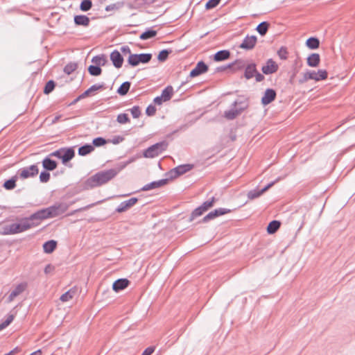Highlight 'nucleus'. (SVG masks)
<instances>
[{"label":"nucleus","instance_id":"obj_58","mask_svg":"<svg viewBox=\"0 0 355 355\" xmlns=\"http://www.w3.org/2000/svg\"><path fill=\"white\" fill-rule=\"evenodd\" d=\"M155 112L156 108L153 105H149L146 110V113L148 116H153L155 115Z\"/></svg>","mask_w":355,"mask_h":355},{"label":"nucleus","instance_id":"obj_45","mask_svg":"<svg viewBox=\"0 0 355 355\" xmlns=\"http://www.w3.org/2000/svg\"><path fill=\"white\" fill-rule=\"evenodd\" d=\"M76 69H77V64L75 62H70L64 67V71L67 74L69 75V74L72 73Z\"/></svg>","mask_w":355,"mask_h":355},{"label":"nucleus","instance_id":"obj_5","mask_svg":"<svg viewBox=\"0 0 355 355\" xmlns=\"http://www.w3.org/2000/svg\"><path fill=\"white\" fill-rule=\"evenodd\" d=\"M40 222L37 218H33L32 214L28 217L23 219L20 223H15V234L26 231L31 227L37 226Z\"/></svg>","mask_w":355,"mask_h":355},{"label":"nucleus","instance_id":"obj_44","mask_svg":"<svg viewBox=\"0 0 355 355\" xmlns=\"http://www.w3.org/2000/svg\"><path fill=\"white\" fill-rule=\"evenodd\" d=\"M92 61L98 66H99V65L103 66L106 63V58L104 55H96L92 58Z\"/></svg>","mask_w":355,"mask_h":355},{"label":"nucleus","instance_id":"obj_23","mask_svg":"<svg viewBox=\"0 0 355 355\" xmlns=\"http://www.w3.org/2000/svg\"><path fill=\"white\" fill-rule=\"evenodd\" d=\"M75 156V152L72 148H63V153L62 155V163L65 164L70 161Z\"/></svg>","mask_w":355,"mask_h":355},{"label":"nucleus","instance_id":"obj_48","mask_svg":"<svg viewBox=\"0 0 355 355\" xmlns=\"http://www.w3.org/2000/svg\"><path fill=\"white\" fill-rule=\"evenodd\" d=\"M55 84L53 80H49L44 89V93L45 94H50L55 88Z\"/></svg>","mask_w":355,"mask_h":355},{"label":"nucleus","instance_id":"obj_54","mask_svg":"<svg viewBox=\"0 0 355 355\" xmlns=\"http://www.w3.org/2000/svg\"><path fill=\"white\" fill-rule=\"evenodd\" d=\"M50 180V173L46 171L41 172L40 175V180L41 182L46 183Z\"/></svg>","mask_w":355,"mask_h":355},{"label":"nucleus","instance_id":"obj_31","mask_svg":"<svg viewBox=\"0 0 355 355\" xmlns=\"http://www.w3.org/2000/svg\"><path fill=\"white\" fill-rule=\"evenodd\" d=\"M173 94V88L172 86H167L162 92L161 96L165 101H169Z\"/></svg>","mask_w":355,"mask_h":355},{"label":"nucleus","instance_id":"obj_6","mask_svg":"<svg viewBox=\"0 0 355 355\" xmlns=\"http://www.w3.org/2000/svg\"><path fill=\"white\" fill-rule=\"evenodd\" d=\"M39 169L36 164L31 165L28 167H25L20 171V178L26 179L33 178L38 174Z\"/></svg>","mask_w":355,"mask_h":355},{"label":"nucleus","instance_id":"obj_59","mask_svg":"<svg viewBox=\"0 0 355 355\" xmlns=\"http://www.w3.org/2000/svg\"><path fill=\"white\" fill-rule=\"evenodd\" d=\"M120 8L119 3H113L105 7V10L109 12L111 10H118Z\"/></svg>","mask_w":355,"mask_h":355},{"label":"nucleus","instance_id":"obj_17","mask_svg":"<svg viewBox=\"0 0 355 355\" xmlns=\"http://www.w3.org/2000/svg\"><path fill=\"white\" fill-rule=\"evenodd\" d=\"M130 282L127 279H119L116 280L112 284V289L115 292H119L127 288Z\"/></svg>","mask_w":355,"mask_h":355},{"label":"nucleus","instance_id":"obj_52","mask_svg":"<svg viewBox=\"0 0 355 355\" xmlns=\"http://www.w3.org/2000/svg\"><path fill=\"white\" fill-rule=\"evenodd\" d=\"M107 143L106 140L103 137H96L92 141V146H102Z\"/></svg>","mask_w":355,"mask_h":355},{"label":"nucleus","instance_id":"obj_24","mask_svg":"<svg viewBox=\"0 0 355 355\" xmlns=\"http://www.w3.org/2000/svg\"><path fill=\"white\" fill-rule=\"evenodd\" d=\"M230 57V52L228 50H221L216 52L214 60L216 62H221L227 60Z\"/></svg>","mask_w":355,"mask_h":355},{"label":"nucleus","instance_id":"obj_3","mask_svg":"<svg viewBox=\"0 0 355 355\" xmlns=\"http://www.w3.org/2000/svg\"><path fill=\"white\" fill-rule=\"evenodd\" d=\"M328 73L324 69H319L317 72L315 71H307L303 76L299 79V83L303 84L309 80H314L315 81L323 80L327 78Z\"/></svg>","mask_w":355,"mask_h":355},{"label":"nucleus","instance_id":"obj_9","mask_svg":"<svg viewBox=\"0 0 355 355\" xmlns=\"http://www.w3.org/2000/svg\"><path fill=\"white\" fill-rule=\"evenodd\" d=\"M257 41V38L255 35H247L239 45V48L245 50H251L254 47Z\"/></svg>","mask_w":355,"mask_h":355},{"label":"nucleus","instance_id":"obj_16","mask_svg":"<svg viewBox=\"0 0 355 355\" xmlns=\"http://www.w3.org/2000/svg\"><path fill=\"white\" fill-rule=\"evenodd\" d=\"M110 60L116 68L119 69L122 67L123 58L119 51L114 50L110 53Z\"/></svg>","mask_w":355,"mask_h":355},{"label":"nucleus","instance_id":"obj_11","mask_svg":"<svg viewBox=\"0 0 355 355\" xmlns=\"http://www.w3.org/2000/svg\"><path fill=\"white\" fill-rule=\"evenodd\" d=\"M208 71V66L203 62L200 61L190 72V77L193 78L201 75Z\"/></svg>","mask_w":355,"mask_h":355},{"label":"nucleus","instance_id":"obj_56","mask_svg":"<svg viewBox=\"0 0 355 355\" xmlns=\"http://www.w3.org/2000/svg\"><path fill=\"white\" fill-rule=\"evenodd\" d=\"M220 0H209L206 3V8L211 9L217 6L220 3Z\"/></svg>","mask_w":355,"mask_h":355},{"label":"nucleus","instance_id":"obj_26","mask_svg":"<svg viewBox=\"0 0 355 355\" xmlns=\"http://www.w3.org/2000/svg\"><path fill=\"white\" fill-rule=\"evenodd\" d=\"M57 246V243L55 241L51 240L45 242L43 245V249L44 252L46 253H51L54 251Z\"/></svg>","mask_w":355,"mask_h":355},{"label":"nucleus","instance_id":"obj_22","mask_svg":"<svg viewBox=\"0 0 355 355\" xmlns=\"http://www.w3.org/2000/svg\"><path fill=\"white\" fill-rule=\"evenodd\" d=\"M320 57L318 53H311L307 58V64L311 67H316L320 64Z\"/></svg>","mask_w":355,"mask_h":355},{"label":"nucleus","instance_id":"obj_55","mask_svg":"<svg viewBox=\"0 0 355 355\" xmlns=\"http://www.w3.org/2000/svg\"><path fill=\"white\" fill-rule=\"evenodd\" d=\"M130 112L133 116V118H138L141 114L140 108L139 106H133L130 110Z\"/></svg>","mask_w":355,"mask_h":355},{"label":"nucleus","instance_id":"obj_10","mask_svg":"<svg viewBox=\"0 0 355 355\" xmlns=\"http://www.w3.org/2000/svg\"><path fill=\"white\" fill-rule=\"evenodd\" d=\"M138 201L137 198H131L128 200H125L119 204L116 209V211L118 213H122L128 210V209L133 207Z\"/></svg>","mask_w":355,"mask_h":355},{"label":"nucleus","instance_id":"obj_46","mask_svg":"<svg viewBox=\"0 0 355 355\" xmlns=\"http://www.w3.org/2000/svg\"><path fill=\"white\" fill-rule=\"evenodd\" d=\"M128 62L132 67L137 66L139 64L137 54H130L128 57Z\"/></svg>","mask_w":355,"mask_h":355},{"label":"nucleus","instance_id":"obj_2","mask_svg":"<svg viewBox=\"0 0 355 355\" xmlns=\"http://www.w3.org/2000/svg\"><path fill=\"white\" fill-rule=\"evenodd\" d=\"M69 208L66 202H57L47 208L42 209L32 214L33 218H37L40 223L41 220L57 217L64 214Z\"/></svg>","mask_w":355,"mask_h":355},{"label":"nucleus","instance_id":"obj_7","mask_svg":"<svg viewBox=\"0 0 355 355\" xmlns=\"http://www.w3.org/2000/svg\"><path fill=\"white\" fill-rule=\"evenodd\" d=\"M231 211L230 209L225 208H219L216 209L212 211H210L208 214H207L202 220L203 223H207L211 220L214 219L215 218L224 215L225 214H228Z\"/></svg>","mask_w":355,"mask_h":355},{"label":"nucleus","instance_id":"obj_30","mask_svg":"<svg viewBox=\"0 0 355 355\" xmlns=\"http://www.w3.org/2000/svg\"><path fill=\"white\" fill-rule=\"evenodd\" d=\"M280 225L281 223L278 220H272L270 222L267 227L268 233L270 234L275 233L280 227Z\"/></svg>","mask_w":355,"mask_h":355},{"label":"nucleus","instance_id":"obj_25","mask_svg":"<svg viewBox=\"0 0 355 355\" xmlns=\"http://www.w3.org/2000/svg\"><path fill=\"white\" fill-rule=\"evenodd\" d=\"M74 23L78 26H88L89 24V19L86 15H76L74 17Z\"/></svg>","mask_w":355,"mask_h":355},{"label":"nucleus","instance_id":"obj_4","mask_svg":"<svg viewBox=\"0 0 355 355\" xmlns=\"http://www.w3.org/2000/svg\"><path fill=\"white\" fill-rule=\"evenodd\" d=\"M167 146L168 144L165 141L156 143L144 150V157L146 158L155 157L164 151Z\"/></svg>","mask_w":355,"mask_h":355},{"label":"nucleus","instance_id":"obj_50","mask_svg":"<svg viewBox=\"0 0 355 355\" xmlns=\"http://www.w3.org/2000/svg\"><path fill=\"white\" fill-rule=\"evenodd\" d=\"M277 55L281 60H286L288 58V52L285 46H282L277 51Z\"/></svg>","mask_w":355,"mask_h":355},{"label":"nucleus","instance_id":"obj_1","mask_svg":"<svg viewBox=\"0 0 355 355\" xmlns=\"http://www.w3.org/2000/svg\"><path fill=\"white\" fill-rule=\"evenodd\" d=\"M132 160L121 164L117 168H111L106 171H103L96 173L94 175L87 178L83 183L85 189H91L96 187L101 186L106 184L110 180L113 179L121 170H123L128 164L130 163Z\"/></svg>","mask_w":355,"mask_h":355},{"label":"nucleus","instance_id":"obj_53","mask_svg":"<svg viewBox=\"0 0 355 355\" xmlns=\"http://www.w3.org/2000/svg\"><path fill=\"white\" fill-rule=\"evenodd\" d=\"M73 296V292L69 291L64 293V294H62L60 296V300L64 302H67V301L70 300L71 299H72Z\"/></svg>","mask_w":355,"mask_h":355},{"label":"nucleus","instance_id":"obj_20","mask_svg":"<svg viewBox=\"0 0 355 355\" xmlns=\"http://www.w3.org/2000/svg\"><path fill=\"white\" fill-rule=\"evenodd\" d=\"M245 73L244 76L246 79L249 80L254 77V74L257 73L256 64L254 63H252L248 64L245 67Z\"/></svg>","mask_w":355,"mask_h":355},{"label":"nucleus","instance_id":"obj_13","mask_svg":"<svg viewBox=\"0 0 355 355\" xmlns=\"http://www.w3.org/2000/svg\"><path fill=\"white\" fill-rule=\"evenodd\" d=\"M27 288V284L26 282L18 284L15 289L9 295L7 302L8 303L14 300V299L21 294Z\"/></svg>","mask_w":355,"mask_h":355},{"label":"nucleus","instance_id":"obj_39","mask_svg":"<svg viewBox=\"0 0 355 355\" xmlns=\"http://www.w3.org/2000/svg\"><path fill=\"white\" fill-rule=\"evenodd\" d=\"M205 212V210L202 209L200 206H199L198 207L196 208L191 214L189 221H193L196 218L202 216Z\"/></svg>","mask_w":355,"mask_h":355},{"label":"nucleus","instance_id":"obj_51","mask_svg":"<svg viewBox=\"0 0 355 355\" xmlns=\"http://www.w3.org/2000/svg\"><path fill=\"white\" fill-rule=\"evenodd\" d=\"M116 121L119 123L124 124V123L130 122V119L127 114L122 113V114H119L117 116Z\"/></svg>","mask_w":355,"mask_h":355},{"label":"nucleus","instance_id":"obj_61","mask_svg":"<svg viewBox=\"0 0 355 355\" xmlns=\"http://www.w3.org/2000/svg\"><path fill=\"white\" fill-rule=\"evenodd\" d=\"M155 351L154 347H147L141 354V355H151Z\"/></svg>","mask_w":355,"mask_h":355},{"label":"nucleus","instance_id":"obj_42","mask_svg":"<svg viewBox=\"0 0 355 355\" xmlns=\"http://www.w3.org/2000/svg\"><path fill=\"white\" fill-rule=\"evenodd\" d=\"M216 201V198L212 197L210 200L204 202L200 205V207H202V209H203L205 210V211H207V210H209L210 208H211L214 206Z\"/></svg>","mask_w":355,"mask_h":355},{"label":"nucleus","instance_id":"obj_12","mask_svg":"<svg viewBox=\"0 0 355 355\" xmlns=\"http://www.w3.org/2000/svg\"><path fill=\"white\" fill-rule=\"evenodd\" d=\"M278 68V65L272 59H268L266 64L262 67L261 71L264 74L268 75L275 73Z\"/></svg>","mask_w":355,"mask_h":355},{"label":"nucleus","instance_id":"obj_49","mask_svg":"<svg viewBox=\"0 0 355 355\" xmlns=\"http://www.w3.org/2000/svg\"><path fill=\"white\" fill-rule=\"evenodd\" d=\"M14 320V315L10 314L7 316L6 319L0 324V331L7 327Z\"/></svg>","mask_w":355,"mask_h":355},{"label":"nucleus","instance_id":"obj_36","mask_svg":"<svg viewBox=\"0 0 355 355\" xmlns=\"http://www.w3.org/2000/svg\"><path fill=\"white\" fill-rule=\"evenodd\" d=\"M156 35H157L156 31H154L152 29H148L147 31H146L145 32L142 33L140 35L139 38L142 40H148V39L155 37Z\"/></svg>","mask_w":355,"mask_h":355},{"label":"nucleus","instance_id":"obj_41","mask_svg":"<svg viewBox=\"0 0 355 355\" xmlns=\"http://www.w3.org/2000/svg\"><path fill=\"white\" fill-rule=\"evenodd\" d=\"M88 71L90 75L97 76L101 74L102 69L98 65H90L88 68Z\"/></svg>","mask_w":355,"mask_h":355},{"label":"nucleus","instance_id":"obj_57","mask_svg":"<svg viewBox=\"0 0 355 355\" xmlns=\"http://www.w3.org/2000/svg\"><path fill=\"white\" fill-rule=\"evenodd\" d=\"M105 88V85L103 83L102 84H95L91 86L88 89L92 93L98 91L99 89H102Z\"/></svg>","mask_w":355,"mask_h":355},{"label":"nucleus","instance_id":"obj_27","mask_svg":"<svg viewBox=\"0 0 355 355\" xmlns=\"http://www.w3.org/2000/svg\"><path fill=\"white\" fill-rule=\"evenodd\" d=\"M94 150V147L92 144H85L83 146H80L78 148V155L80 156H85L92 151Z\"/></svg>","mask_w":355,"mask_h":355},{"label":"nucleus","instance_id":"obj_18","mask_svg":"<svg viewBox=\"0 0 355 355\" xmlns=\"http://www.w3.org/2000/svg\"><path fill=\"white\" fill-rule=\"evenodd\" d=\"M193 168V165L191 164H182L178 166L177 167L174 168L171 173H175V176H178L180 175H183L184 173L189 171Z\"/></svg>","mask_w":355,"mask_h":355},{"label":"nucleus","instance_id":"obj_14","mask_svg":"<svg viewBox=\"0 0 355 355\" xmlns=\"http://www.w3.org/2000/svg\"><path fill=\"white\" fill-rule=\"evenodd\" d=\"M277 94L273 89H267L263 97L261 98V103L263 105H267L272 102L276 98Z\"/></svg>","mask_w":355,"mask_h":355},{"label":"nucleus","instance_id":"obj_21","mask_svg":"<svg viewBox=\"0 0 355 355\" xmlns=\"http://www.w3.org/2000/svg\"><path fill=\"white\" fill-rule=\"evenodd\" d=\"M246 66V62L245 60L239 59L235 60L234 62L226 65V67H231L234 71H236L239 70H241L244 69Z\"/></svg>","mask_w":355,"mask_h":355},{"label":"nucleus","instance_id":"obj_37","mask_svg":"<svg viewBox=\"0 0 355 355\" xmlns=\"http://www.w3.org/2000/svg\"><path fill=\"white\" fill-rule=\"evenodd\" d=\"M17 180V176L15 175L12 178L8 180H6L3 184V187L6 190H12L15 189L16 187V181Z\"/></svg>","mask_w":355,"mask_h":355},{"label":"nucleus","instance_id":"obj_32","mask_svg":"<svg viewBox=\"0 0 355 355\" xmlns=\"http://www.w3.org/2000/svg\"><path fill=\"white\" fill-rule=\"evenodd\" d=\"M306 45L310 49H316L320 46V41L316 37H309L306 42Z\"/></svg>","mask_w":355,"mask_h":355},{"label":"nucleus","instance_id":"obj_64","mask_svg":"<svg viewBox=\"0 0 355 355\" xmlns=\"http://www.w3.org/2000/svg\"><path fill=\"white\" fill-rule=\"evenodd\" d=\"M153 101L157 105H162L163 102H166L161 96L155 97Z\"/></svg>","mask_w":355,"mask_h":355},{"label":"nucleus","instance_id":"obj_29","mask_svg":"<svg viewBox=\"0 0 355 355\" xmlns=\"http://www.w3.org/2000/svg\"><path fill=\"white\" fill-rule=\"evenodd\" d=\"M232 106L236 107L237 110H239V112L241 113L248 107V102L247 99L235 101L232 104Z\"/></svg>","mask_w":355,"mask_h":355},{"label":"nucleus","instance_id":"obj_34","mask_svg":"<svg viewBox=\"0 0 355 355\" xmlns=\"http://www.w3.org/2000/svg\"><path fill=\"white\" fill-rule=\"evenodd\" d=\"M131 83L128 81L123 83L117 89V93L121 96H125L128 92Z\"/></svg>","mask_w":355,"mask_h":355},{"label":"nucleus","instance_id":"obj_28","mask_svg":"<svg viewBox=\"0 0 355 355\" xmlns=\"http://www.w3.org/2000/svg\"><path fill=\"white\" fill-rule=\"evenodd\" d=\"M240 114L239 110H238L236 107L232 106L230 110L225 112L224 116L229 120H233Z\"/></svg>","mask_w":355,"mask_h":355},{"label":"nucleus","instance_id":"obj_47","mask_svg":"<svg viewBox=\"0 0 355 355\" xmlns=\"http://www.w3.org/2000/svg\"><path fill=\"white\" fill-rule=\"evenodd\" d=\"M92 3L90 0H83L80 5V9L82 11L86 12L91 9Z\"/></svg>","mask_w":355,"mask_h":355},{"label":"nucleus","instance_id":"obj_63","mask_svg":"<svg viewBox=\"0 0 355 355\" xmlns=\"http://www.w3.org/2000/svg\"><path fill=\"white\" fill-rule=\"evenodd\" d=\"M254 77H255L257 82H261L264 80V76L259 72L257 71V73L254 74Z\"/></svg>","mask_w":355,"mask_h":355},{"label":"nucleus","instance_id":"obj_43","mask_svg":"<svg viewBox=\"0 0 355 355\" xmlns=\"http://www.w3.org/2000/svg\"><path fill=\"white\" fill-rule=\"evenodd\" d=\"M172 52L171 50L164 49L161 51L157 56V59L159 62H164L167 60L168 55Z\"/></svg>","mask_w":355,"mask_h":355},{"label":"nucleus","instance_id":"obj_40","mask_svg":"<svg viewBox=\"0 0 355 355\" xmlns=\"http://www.w3.org/2000/svg\"><path fill=\"white\" fill-rule=\"evenodd\" d=\"M205 212V210L202 209L200 206H199L198 207L196 208L191 214L189 221H193L196 218L202 216Z\"/></svg>","mask_w":355,"mask_h":355},{"label":"nucleus","instance_id":"obj_62","mask_svg":"<svg viewBox=\"0 0 355 355\" xmlns=\"http://www.w3.org/2000/svg\"><path fill=\"white\" fill-rule=\"evenodd\" d=\"M120 50L125 55L128 54L130 55L132 54L131 50L128 46H123L121 47Z\"/></svg>","mask_w":355,"mask_h":355},{"label":"nucleus","instance_id":"obj_60","mask_svg":"<svg viewBox=\"0 0 355 355\" xmlns=\"http://www.w3.org/2000/svg\"><path fill=\"white\" fill-rule=\"evenodd\" d=\"M63 153V148H60L58 150H55L50 154V156L56 157L59 159H62V155Z\"/></svg>","mask_w":355,"mask_h":355},{"label":"nucleus","instance_id":"obj_19","mask_svg":"<svg viewBox=\"0 0 355 355\" xmlns=\"http://www.w3.org/2000/svg\"><path fill=\"white\" fill-rule=\"evenodd\" d=\"M42 166L46 171H53L57 168L58 164L55 160L46 157L42 160Z\"/></svg>","mask_w":355,"mask_h":355},{"label":"nucleus","instance_id":"obj_38","mask_svg":"<svg viewBox=\"0 0 355 355\" xmlns=\"http://www.w3.org/2000/svg\"><path fill=\"white\" fill-rule=\"evenodd\" d=\"M137 55L139 62L142 64L148 63L153 57L151 53H140L137 54Z\"/></svg>","mask_w":355,"mask_h":355},{"label":"nucleus","instance_id":"obj_33","mask_svg":"<svg viewBox=\"0 0 355 355\" xmlns=\"http://www.w3.org/2000/svg\"><path fill=\"white\" fill-rule=\"evenodd\" d=\"M15 223H12L9 225H6L2 227L1 234L2 235H9V234H15Z\"/></svg>","mask_w":355,"mask_h":355},{"label":"nucleus","instance_id":"obj_8","mask_svg":"<svg viewBox=\"0 0 355 355\" xmlns=\"http://www.w3.org/2000/svg\"><path fill=\"white\" fill-rule=\"evenodd\" d=\"M279 178L277 179L275 181L269 183L268 185H266L265 187H263L262 189H254L251 190L248 193V198L250 200H254L255 198H259L261 196L264 192H266L268 189H269L271 187H272L275 183L278 182Z\"/></svg>","mask_w":355,"mask_h":355},{"label":"nucleus","instance_id":"obj_15","mask_svg":"<svg viewBox=\"0 0 355 355\" xmlns=\"http://www.w3.org/2000/svg\"><path fill=\"white\" fill-rule=\"evenodd\" d=\"M168 179H167V178L162 179V180H159L157 181H154V182H152L150 183H148V184L144 185L141 189V190L146 191L157 189V188H159V187H162L166 185L168 183Z\"/></svg>","mask_w":355,"mask_h":355},{"label":"nucleus","instance_id":"obj_35","mask_svg":"<svg viewBox=\"0 0 355 355\" xmlns=\"http://www.w3.org/2000/svg\"><path fill=\"white\" fill-rule=\"evenodd\" d=\"M270 24L267 21L260 23L256 28L257 32L262 36L265 35L268 30Z\"/></svg>","mask_w":355,"mask_h":355}]
</instances>
